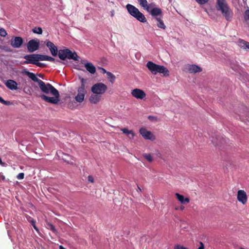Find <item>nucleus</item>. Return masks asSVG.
Instances as JSON below:
<instances>
[{
	"label": "nucleus",
	"instance_id": "c85d7f7f",
	"mask_svg": "<svg viewBox=\"0 0 249 249\" xmlns=\"http://www.w3.org/2000/svg\"><path fill=\"white\" fill-rule=\"evenodd\" d=\"M33 33L41 35L42 33V29L40 27H35L33 29Z\"/></svg>",
	"mask_w": 249,
	"mask_h": 249
},
{
	"label": "nucleus",
	"instance_id": "f704fd0d",
	"mask_svg": "<svg viewBox=\"0 0 249 249\" xmlns=\"http://www.w3.org/2000/svg\"><path fill=\"white\" fill-rule=\"evenodd\" d=\"M24 174L23 173H20L19 174H18V175L17 176V178L18 179H22L24 178Z\"/></svg>",
	"mask_w": 249,
	"mask_h": 249
},
{
	"label": "nucleus",
	"instance_id": "6e6552de",
	"mask_svg": "<svg viewBox=\"0 0 249 249\" xmlns=\"http://www.w3.org/2000/svg\"><path fill=\"white\" fill-rule=\"evenodd\" d=\"M23 58L25 59L22 62V64H34L36 65L37 61V55L36 53L30 54L25 55Z\"/></svg>",
	"mask_w": 249,
	"mask_h": 249
},
{
	"label": "nucleus",
	"instance_id": "c9c22d12",
	"mask_svg": "<svg viewBox=\"0 0 249 249\" xmlns=\"http://www.w3.org/2000/svg\"><path fill=\"white\" fill-rule=\"evenodd\" d=\"M200 4H204L208 2L209 0H196Z\"/></svg>",
	"mask_w": 249,
	"mask_h": 249
},
{
	"label": "nucleus",
	"instance_id": "c03bdc74",
	"mask_svg": "<svg viewBox=\"0 0 249 249\" xmlns=\"http://www.w3.org/2000/svg\"><path fill=\"white\" fill-rule=\"evenodd\" d=\"M204 249V244H202V247L200 246L198 249Z\"/></svg>",
	"mask_w": 249,
	"mask_h": 249
},
{
	"label": "nucleus",
	"instance_id": "423d86ee",
	"mask_svg": "<svg viewBox=\"0 0 249 249\" xmlns=\"http://www.w3.org/2000/svg\"><path fill=\"white\" fill-rule=\"evenodd\" d=\"M107 87L103 83H97L94 84L91 88V91L93 94H97L101 96L107 91Z\"/></svg>",
	"mask_w": 249,
	"mask_h": 249
},
{
	"label": "nucleus",
	"instance_id": "79ce46f5",
	"mask_svg": "<svg viewBox=\"0 0 249 249\" xmlns=\"http://www.w3.org/2000/svg\"><path fill=\"white\" fill-rule=\"evenodd\" d=\"M87 63H88L86 60H82L81 61V63L85 65V64H87Z\"/></svg>",
	"mask_w": 249,
	"mask_h": 249
},
{
	"label": "nucleus",
	"instance_id": "864d4df0",
	"mask_svg": "<svg viewBox=\"0 0 249 249\" xmlns=\"http://www.w3.org/2000/svg\"><path fill=\"white\" fill-rule=\"evenodd\" d=\"M138 190H139L140 191H141V189L139 187H138Z\"/></svg>",
	"mask_w": 249,
	"mask_h": 249
},
{
	"label": "nucleus",
	"instance_id": "f257e3e1",
	"mask_svg": "<svg viewBox=\"0 0 249 249\" xmlns=\"http://www.w3.org/2000/svg\"><path fill=\"white\" fill-rule=\"evenodd\" d=\"M23 73L28 76L33 81L37 82L41 91L43 93L53 96V97H49L45 94H42L40 97L43 101L52 104H57L60 101V94L58 90L53 86L50 83L46 84L43 81L38 78L35 74L33 72L24 70Z\"/></svg>",
	"mask_w": 249,
	"mask_h": 249
},
{
	"label": "nucleus",
	"instance_id": "bb28decb",
	"mask_svg": "<svg viewBox=\"0 0 249 249\" xmlns=\"http://www.w3.org/2000/svg\"><path fill=\"white\" fill-rule=\"evenodd\" d=\"M79 79L81 82V85L78 88H82L83 89H86V83L87 80L82 77H80Z\"/></svg>",
	"mask_w": 249,
	"mask_h": 249
},
{
	"label": "nucleus",
	"instance_id": "ddd939ff",
	"mask_svg": "<svg viewBox=\"0 0 249 249\" xmlns=\"http://www.w3.org/2000/svg\"><path fill=\"white\" fill-rule=\"evenodd\" d=\"M237 199L238 201L242 204L245 205L247 203L248 196L244 190H240L237 192Z\"/></svg>",
	"mask_w": 249,
	"mask_h": 249
},
{
	"label": "nucleus",
	"instance_id": "2eb2a0df",
	"mask_svg": "<svg viewBox=\"0 0 249 249\" xmlns=\"http://www.w3.org/2000/svg\"><path fill=\"white\" fill-rule=\"evenodd\" d=\"M149 12L155 19L159 17H162L163 16L161 9L158 7L153 8L151 10H149Z\"/></svg>",
	"mask_w": 249,
	"mask_h": 249
},
{
	"label": "nucleus",
	"instance_id": "a19ab883",
	"mask_svg": "<svg viewBox=\"0 0 249 249\" xmlns=\"http://www.w3.org/2000/svg\"><path fill=\"white\" fill-rule=\"evenodd\" d=\"M31 223L32 225L33 226L35 225L36 221L34 219H32L31 220L29 221Z\"/></svg>",
	"mask_w": 249,
	"mask_h": 249
},
{
	"label": "nucleus",
	"instance_id": "4c0bfd02",
	"mask_svg": "<svg viewBox=\"0 0 249 249\" xmlns=\"http://www.w3.org/2000/svg\"><path fill=\"white\" fill-rule=\"evenodd\" d=\"M148 119L151 121H156L157 120V118L153 116H149Z\"/></svg>",
	"mask_w": 249,
	"mask_h": 249
},
{
	"label": "nucleus",
	"instance_id": "a18cd8bd",
	"mask_svg": "<svg viewBox=\"0 0 249 249\" xmlns=\"http://www.w3.org/2000/svg\"><path fill=\"white\" fill-rule=\"evenodd\" d=\"M33 227L36 230V231H38V229L36 227V224L35 225L33 226Z\"/></svg>",
	"mask_w": 249,
	"mask_h": 249
},
{
	"label": "nucleus",
	"instance_id": "f8f14e48",
	"mask_svg": "<svg viewBox=\"0 0 249 249\" xmlns=\"http://www.w3.org/2000/svg\"><path fill=\"white\" fill-rule=\"evenodd\" d=\"M23 43V39L21 37H13L11 39V45L14 48H19Z\"/></svg>",
	"mask_w": 249,
	"mask_h": 249
},
{
	"label": "nucleus",
	"instance_id": "a211bd4d",
	"mask_svg": "<svg viewBox=\"0 0 249 249\" xmlns=\"http://www.w3.org/2000/svg\"><path fill=\"white\" fill-rule=\"evenodd\" d=\"M6 86L11 90H17L18 89V83L13 80H8L5 83Z\"/></svg>",
	"mask_w": 249,
	"mask_h": 249
},
{
	"label": "nucleus",
	"instance_id": "7c9ffc66",
	"mask_svg": "<svg viewBox=\"0 0 249 249\" xmlns=\"http://www.w3.org/2000/svg\"><path fill=\"white\" fill-rule=\"evenodd\" d=\"M0 102L5 105L9 106L11 105V103L9 101H5L2 97L0 96Z\"/></svg>",
	"mask_w": 249,
	"mask_h": 249
},
{
	"label": "nucleus",
	"instance_id": "3c124183",
	"mask_svg": "<svg viewBox=\"0 0 249 249\" xmlns=\"http://www.w3.org/2000/svg\"><path fill=\"white\" fill-rule=\"evenodd\" d=\"M202 244H203V243L202 242H200V246L202 247Z\"/></svg>",
	"mask_w": 249,
	"mask_h": 249
},
{
	"label": "nucleus",
	"instance_id": "8fccbe9b",
	"mask_svg": "<svg viewBox=\"0 0 249 249\" xmlns=\"http://www.w3.org/2000/svg\"><path fill=\"white\" fill-rule=\"evenodd\" d=\"M114 13V11H113L112 12L111 15L112 17H113V15H114V13Z\"/></svg>",
	"mask_w": 249,
	"mask_h": 249
},
{
	"label": "nucleus",
	"instance_id": "603ef678",
	"mask_svg": "<svg viewBox=\"0 0 249 249\" xmlns=\"http://www.w3.org/2000/svg\"><path fill=\"white\" fill-rule=\"evenodd\" d=\"M38 76H39V77H42V76L41 74H38Z\"/></svg>",
	"mask_w": 249,
	"mask_h": 249
},
{
	"label": "nucleus",
	"instance_id": "e433bc0d",
	"mask_svg": "<svg viewBox=\"0 0 249 249\" xmlns=\"http://www.w3.org/2000/svg\"><path fill=\"white\" fill-rule=\"evenodd\" d=\"M88 179L89 181L91 183L94 182V178L92 176L89 175L88 177Z\"/></svg>",
	"mask_w": 249,
	"mask_h": 249
},
{
	"label": "nucleus",
	"instance_id": "dca6fc26",
	"mask_svg": "<svg viewBox=\"0 0 249 249\" xmlns=\"http://www.w3.org/2000/svg\"><path fill=\"white\" fill-rule=\"evenodd\" d=\"M186 69L187 71L191 73H196V72H201L202 71L200 67L195 64L188 65L186 67Z\"/></svg>",
	"mask_w": 249,
	"mask_h": 249
},
{
	"label": "nucleus",
	"instance_id": "0eeeda50",
	"mask_svg": "<svg viewBox=\"0 0 249 249\" xmlns=\"http://www.w3.org/2000/svg\"><path fill=\"white\" fill-rule=\"evenodd\" d=\"M39 47V41L37 39H31L27 44V48L28 52L33 53L38 50Z\"/></svg>",
	"mask_w": 249,
	"mask_h": 249
},
{
	"label": "nucleus",
	"instance_id": "4be33fe9",
	"mask_svg": "<svg viewBox=\"0 0 249 249\" xmlns=\"http://www.w3.org/2000/svg\"><path fill=\"white\" fill-rule=\"evenodd\" d=\"M85 68L86 70L91 74H94L96 72L95 67L92 64V63L90 62L87 63V64H85Z\"/></svg>",
	"mask_w": 249,
	"mask_h": 249
},
{
	"label": "nucleus",
	"instance_id": "aec40b11",
	"mask_svg": "<svg viewBox=\"0 0 249 249\" xmlns=\"http://www.w3.org/2000/svg\"><path fill=\"white\" fill-rule=\"evenodd\" d=\"M175 196L177 199L183 204L188 203L190 202V199L188 197H184V196L178 193H176Z\"/></svg>",
	"mask_w": 249,
	"mask_h": 249
},
{
	"label": "nucleus",
	"instance_id": "393cba45",
	"mask_svg": "<svg viewBox=\"0 0 249 249\" xmlns=\"http://www.w3.org/2000/svg\"><path fill=\"white\" fill-rule=\"evenodd\" d=\"M162 17H159V18H157L156 19L158 21L157 26L159 28H160L162 29H166V26L164 24L163 20H162Z\"/></svg>",
	"mask_w": 249,
	"mask_h": 249
},
{
	"label": "nucleus",
	"instance_id": "4468645a",
	"mask_svg": "<svg viewBox=\"0 0 249 249\" xmlns=\"http://www.w3.org/2000/svg\"><path fill=\"white\" fill-rule=\"evenodd\" d=\"M46 45L49 49L51 54L54 56H56L58 53L56 46L53 42L48 40L46 41Z\"/></svg>",
	"mask_w": 249,
	"mask_h": 249
},
{
	"label": "nucleus",
	"instance_id": "a878e982",
	"mask_svg": "<svg viewBox=\"0 0 249 249\" xmlns=\"http://www.w3.org/2000/svg\"><path fill=\"white\" fill-rule=\"evenodd\" d=\"M107 78L109 80V81L112 83H114L116 78L115 75L113 74L111 72L109 71L107 72Z\"/></svg>",
	"mask_w": 249,
	"mask_h": 249
},
{
	"label": "nucleus",
	"instance_id": "6ab92c4d",
	"mask_svg": "<svg viewBox=\"0 0 249 249\" xmlns=\"http://www.w3.org/2000/svg\"><path fill=\"white\" fill-rule=\"evenodd\" d=\"M101 100V96L97 94H91L89 98L90 103L97 104Z\"/></svg>",
	"mask_w": 249,
	"mask_h": 249
},
{
	"label": "nucleus",
	"instance_id": "cd10ccee",
	"mask_svg": "<svg viewBox=\"0 0 249 249\" xmlns=\"http://www.w3.org/2000/svg\"><path fill=\"white\" fill-rule=\"evenodd\" d=\"M143 156L147 161L150 162H151L153 160L152 156L150 154H144L143 155Z\"/></svg>",
	"mask_w": 249,
	"mask_h": 249
},
{
	"label": "nucleus",
	"instance_id": "f03ea898",
	"mask_svg": "<svg viewBox=\"0 0 249 249\" xmlns=\"http://www.w3.org/2000/svg\"><path fill=\"white\" fill-rule=\"evenodd\" d=\"M216 8L217 10L221 12L222 15L227 20L231 21V20L233 13L227 3L226 0H217Z\"/></svg>",
	"mask_w": 249,
	"mask_h": 249
},
{
	"label": "nucleus",
	"instance_id": "5fc2aeb1",
	"mask_svg": "<svg viewBox=\"0 0 249 249\" xmlns=\"http://www.w3.org/2000/svg\"><path fill=\"white\" fill-rule=\"evenodd\" d=\"M240 249H244V248H241Z\"/></svg>",
	"mask_w": 249,
	"mask_h": 249
},
{
	"label": "nucleus",
	"instance_id": "c756f323",
	"mask_svg": "<svg viewBox=\"0 0 249 249\" xmlns=\"http://www.w3.org/2000/svg\"><path fill=\"white\" fill-rule=\"evenodd\" d=\"M244 18L245 21L248 22L249 20V9L245 11Z\"/></svg>",
	"mask_w": 249,
	"mask_h": 249
},
{
	"label": "nucleus",
	"instance_id": "58836bf2",
	"mask_svg": "<svg viewBox=\"0 0 249 249\" xmlns=\"http://www.w3.org/2000/svg\"><path fill=\"white\" fill-rule=\"evenodd\" d=\"M49 226H50V229L51 231H52L53 232H55L56 231L55 227L53 225L51 224L49 225Z\"/></svg>",
	"mask_w": 249,
	"mask_h": 249
},
{
	"label": "nucleus",
	"instance_id": "5701e85b",
	"mask_svg": "<svg viewBox=\"0 0 249 249\" xmlns=\"http://www.w3.org/2000/svg\"><path fill=\"white\" fill-rule=\"evenodd\" d=\"M238 45L241 48L244 50H249V42L243 39H239L238 41Z\"/></svg>",
	"mask_w": 249,
	"mask_h": 249
},
{
	"label": "nucleus",
	"instance_id": "72a5a7b5",
	"mask_svg": "<svg viewBox=\"0 0 249 249\" xmlns=\"http://www.w3.org/2000/svg\"><path fill=\"white\" fill-rule=\"evenodd\" d=\"M36 66L40 67V68H44L46 67V65L44 63H40L39 61H37Z\"/></svg>",
	"mask_w": 249,
	"mask_h": 249
},
{
	"label": "nucleus",
	"instance_id": "20e7f679",
	"mask_svg": "<svg viewBox=\"0 0 249 249\" xmlns=\"http://www.w3.org/2000/svg\"><path fill=\"white\" fill-rule=\"evenodd\" d=\"M126 8L128 13L141 22L145 23L147 21L144 15L139 10L130 4L126 5Z\"/></svg>",
	"mask_w": 249,
	"mask_h": 249
},
{
	"label": "nucleus",
	"instance_id": "37998d69",
	"mask_svg": "<svg viewBox=\"0 0 249 249\" xmlns=\"http://www.w3.org/2000/svg\"><path fill=\"white\" fill-rule=\"evenodd\" d=\"M100 69H101V70L104 73H107V72H108V71H107L104 68H101Z\"/></svg>",
	"mask_w": 249,
	"mask_h": 249
},
{
	"label": "nucleus",
	"instance_id": "b1692460",
	"mask_svg": "<svg viewBox=\"0 0 249 249\" xmlns=\"http://www.w3.org/2000/svg\"><path fill=\"white\" fill-rule=\"evenodd\" d=\"M122 131L124 133L126 134L127 136L129 138V139H133L135 134L132 130H129L128 129L124 128L122 129Z\"/></svg>",
	"mask_w": 249,
	"mask_h": 249
},
{
	"label": "nucleus",
	"instance_id": "2f4dec72",
	"mask_svg": "<svg viewBox=\"0 0 249 249\" xmlns=\"http://www.w3.org/2000/svg\"><path fill=\"white\" fill-rule=\"evenodd\" d=\"M7 34V32L3 28L0 29V36L5 37Z\"/></svg>",
	"mask_w": 249,
	"mask_h": 249
},
{
	"label": "nucleus",
	"instance_id": "ea45409f",
	"mask_svg": "<svg viewBox=\"0 0 249 249\" xmlns=\"http://www.w3.org/2000/svg\"><path fill=\"white\" fill-rule=\"evenodd\" d=\"M5 179V178L4 176L0 174V181L4 180Z\"/></svg>",
	"mask_w": 249,
	"mask_h": 249
},
{
	"label": "nucleus",
	"instance_id": "473e14b6",
	"mask_svg": "<svg viewBox=\"0 0 249 249\" xmlns=\"http://www.w3.org/2000/svg\"><path fill=\"white\" fill-rule=\"evenodd\" d=\"M174 249H189L188 248L185 247L182 245L177 244L174 246Z\"/></svg>",
	"mask_w": 249,
	"mask_h": 249
},
{
	"label": "nucleus",
	"instance_id": "49530a36",
	"mask_svg": "<svg viewBox=\"0 0 249 249\" xmlns=\"http://www.w3.org/2000/svg\"><path fill=\"white\" fill-rule=\"evenodd\" d=\"M33 227L36 230V231H38V229L36 227V224L35 225L33 226Z\"/></svg>",
	"mask_w": 249,
	"mask_h": 249
},
{
	"label": "nucleus",
	"instance_id": "09e8293b",
	"mask_svg": "<svg viewBox=\"0 0 249 249\" xmlns=\"http://www.w3.org/2000/svg\"><path fill=\"white\" fill-rule=\"evenodd\" d=\"M180 209L181 210H182H182H183L184 209V206H181L180 207Z\"/></svg>",
	"mask_w": 249,
	"mask_h": 249
},
{
	"label": "nucleus",
	"instance_id": "9d476101",
	"mask_svg": "<svg viewBox=\"0 0 249 249\" xmlns=\"http://www.w3.org/2000/svg\"><path fill=\"white\" fill-rule=\"evenodd\" d=\"M139 132L142 137L146 140L153 141L155 139V137L152 132L147 130L144 127L140 128Z\"/></svg>",
	"mask_w": 249,
	"mask_h": 249
},
{
	"label": "nucleus",
	"instance_id": "9b49d317",
	"mask_svg": "<svg viewBox=\"0 0 249 249\" xmlns=\"http://www.w3.org/2000/svg\"><path fill=\"white\" fill-rule=\"evenodd\" d=\"M131 94L137 99L142 100L146 97V93L140 89H135L131 90Z\"/></svg>",
	"mask_w": 249,
	"mask_h": 249
},
{
	"label": "nucleus",
	"instance_id": "412c9836",
	"mask_svg": "<svg viewBox=\"0 0 249 249\" xmlns=\"http://www.w3.org/2000/svg\"><path fill=\"white\" fill-rule=\"evenodd\" d=\"M140 5L147 11L149 12L150 8L152 6V3L148 4L147 0H138Z\"/></svg>",
	"mask_w": 249,
	"mask_h": 249
},
{
	"label": "nucleus",
	"instance_id": "39448f33",
	"mask_svg": "<svg viewBox=\"0 0 249 249\" xmlns=\"http://www.w3.org/2000/svg\"><path fill=\"white\" fill-rule=\"evenodd\" d=\"M57 54L59 58L64 61L66 59L78 61L79 58L75 52H72L69 49L59 50Z\"/></svg>",
	"mask_w": 249,
	"mask_h": 249
},
{
	"label": "nucleus",
	"instance_id": "7ed1b4c3",
	"mask_svg": "<svg viewBox=\"0 0 249 249\" xmlns=\"http://www.w3.org/2000/svg\"><path fill=\"white\" fill-rule=\"evenodd\" d=\"M146 67L148 70L153 74L157 73H161L163 76H168L169 75V71L168 70L163 66L157 65L153 62L148 61L146 64Z\"/></svg>",
	"mask_w": 249,
	"mask_h": 249
},
{
	"label": "nucleus",
	"instance_id": "de8ad7c7",
	"mask_svg": "<svg viewBox=\"0 0 249 249\" xmlns=\"http://www.w3.org/2000/svg\"><path fill=\"white\" fill-rule=\"evenodd\" d=\"M59 249H66V248H65L64 247H63L61 245L59 246Z\"/></svg>",
	"mask_w": 249,
	"mask_h": 249
},
{
	"label": "nucleus",
	"instance_id": "1a4fd4ad",
	"mask_svg": "<svg viewBox=\"0 0 249 249\" xmlns=\"http://www.w3.org/2000/svg\"><path fill=\"white\" fill-rule=\"evenodd\" d=\"M87 93V91L86 89H83L82 88H78L77 94L74 98L76 102L79 103L83 102L85 99V97Z\"/></svg>",
	"mask_w": 249,
	"mask_h": 249
},
{
	"label": "nucleus",
	"instance_id": "f3484780",
	"mask_svg": "<svg viewBox=\"0 0 249 249\" xmlns=\"http://www.w3.org/2000/svg\"><path fill=\"white\" fill-rule=\"evenodd\" d=\"M37 61H49L51 62H54L55 59L50 56L43 55L41 54L36 53ZM56 61L59 62V60H56Z\"/></svg>",
	"mask_w": 249,
	"mask_h": 249
}]
</instances>
